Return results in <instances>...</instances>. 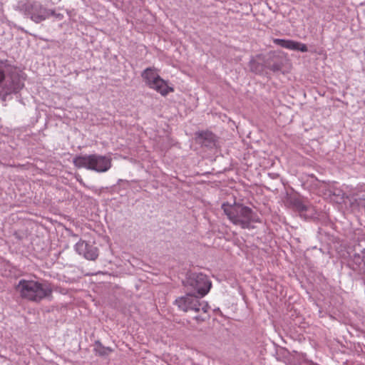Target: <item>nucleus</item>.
<instances>
[{
	"label": "nucleus",
	"instance_id": "nucleus-1",
	"mask_svg": "<svg viewBox=\"0 0 365 365\" xmlns=\"http://www.w3.org/2000/svg\"><path fill=\"white\" fill-rule=\"evenodd\" d=\"M24 77L15 66L8 61H0V98L6 101V98L18 93L24 86Z\"/></svg>",
	"mask_w": 365,
	"mask_h": 365
},
{
	"label": "nucleus",
	"instance_id": "nucleus-2",
	"mask_svg": "<svg viewBox=\"0 0 365 365\" xmlns=\"http://www.w3.org/2000/svg\"><path fill=\"white\" fill-rule=\"evenodd\" d=\"M16 290L21 298L34 302L49 298L53 292L52 287L48 282H40L24 279L19 280Z\"/></svg>",
	"mask_w": 365,
	"mask_h": 365
},
{
	"label": "nucleus",
	"instance_id": "nucleus-3",
	"mask_svg": "<svg viewBox=\"0 0 365 365\" xmlns=\"http://www.w3.org/2000/svg\"><path fill=\"white\" fill-rule=\"evenodd\" d=\"M175 304L178 309L183 312L193 311L200 313L194 318L196 321H204L207 317V313L210 309L209 305L205 301H200L199 299L192 294H187L185 296L178 297L175 299Z\"/></svg>",
	"mask_w": 365,
	"mask_h": 365
},
{
	"label": "nucleus",
	"instance_id": "nucleus-4",
	"mask_svg": "<svg viewBox=\"0 0 365 365\" xmlns=\"http://www.w3.org/2000/svg\"><path fill=\"white\" fill-rule=\"evenodd\" d=\"M76 167L84 168L98 173L108 171L111 167V159L97 154L77 156L73 159Z\"/></svg>",
	"mask_w": 365,
	"mask_h": 365
},
{
	"label": "nucleus",
	"instance_id": "nucleus-5",
	"mask_svg": "<svg viewBox=\"0 0 365 365\" xmlns=\"http://www.w3.org/2000/svg\"><path fill=\"white\" fill-rule=\"evenodd\" d=\"M19 8L26 17L36 24L45 21L55 14L54 10L46 8L36 0H26L24 4L19 3Z\"/></svg>",
	"mask_w": 365,
	"mask_h": 365
},
{
	"label": "nucleus",
	"instance_id": "nucleus-6",
	"mask_svg": "<svg viewBox=\"0 0 365 365\" xmlns=\"http://www.w3.org/2000/svg\"><path fill=\"white\" fill-rule=\"evenodd\" d=\"M222 207L230 220L235 225L242 226L243 228L247 227L250 222L257 221V219L249 207L230 206Z\"/></svg>",
	"mask_w": 365,
	"mask_h": 365
},
{
	"label": "nucleus",
	"instance_id": "nucleus-7",
	"mask_svg": "<svg viewBox=\"0 0 365 365\" xmlns=\"http://www.w3.org/2000/svg\"><path fill=\"white\" fill-rule=\"evenodd\" d=\"M211 282L208 277L202 273L191 272L187 274L185 286L190 291L201 297L206 295L210 289Z\"/></svg>",
	"mask_w": 365,
	"mask_h": 365
},
{
	"label": "nucleus",
	"instance_id": "nucleus-8",
	"mask_svg": "<svg viewBox=\"0 0 365 365\" xmlns=\"http://www.w3.org/2000/svg\"><path fill=\"white\" fill-rule=\"evenodd\" d=\"M142 78L150 88L155 90L162 96H166L173 89L167 85V83L160 77L155 68H147L142 74Z\"/></svg>",
	"mask_w": 365,
	"mask_h": 365
},
{
	"label": "nucleus",
	"instance_id": "nucleus-9",
	"mask_svg": "<svg viewBox=\"0 0 365 365\" xmlns=\"http://www.w3.org/2000/svg\"><path fill=\"white\" fill-rule=\"evenodd\" d=\"M287 61V59L282 55L271 52L264 58V66L274 73H284L283 68Z\"/></svg>",
	"mask_w": 365,
	"mask_h": 365
},
{
	"label": "nucleus",
	"instance_id": "nucleus-10",
	"mask_svg": "<svg viewBox=\"0 0 365 365\" xmlns=\"http://www.w3.org/2000/svg\"><path fill=\"white\" fill-rule=\"evenodd\" d=\"M75 250L88 260H95L98 256V248L83 240H80L76 244Z\"/></svg>",
	"mask_w": 365,
	"mask_h": 365
},
{
	"label": "nucleus",
	"instance_id": "nucleus-11",
	"mask_svg": "<svg viewBox=\"0 0 365 365\" xmlns=\"http://www.w3.org/2000/svg\"><path fill=\"white\" fill-rule=\"evenodd\" d=\"M273 42L277 46L292 51H300L302 52H307L308 51L306 44L293 40L274 38Z\"/></svg>",
	"mask_w": 365,
	"mask_h": 365
},
{
	"label": "nucleus",
	"instance_id": "nucleus-12",
	"mask_svg": "<svg viewBox=\"0 0 365 365\" xmlns=\"http://www.w3.org/2000/svg\"><path fill=\"white\" fill-rule=\"evenodd\" d=\"M196 141L202 146L212 148L215 146V136L209 131H201L196 133Z\"/></svg>",
	"mask_w": 365,
	"mask_h": 365
},
{
	"label": "nucleus",
	"instance_id": "nucleus-13",
	"mask_svg": "<svg viewBox=\"0 0 365 365\" xmlns=\"http://www.w3.org/2000/svg\"><path fill=\"white\" fill-rule=\"evenodd\" d=\"M329 203L336 204L338 205H341L342 204H346L345 200L344 192L340 189H334L333 190L329 191Z\"/></svg>",
	"mask_w": 365,
	"mask_h": 365
},
{
	"label": "nucleus",
	"instance_id": "nucleus-14",
	"mask_svg": "<svg viewBox=\"0 0 365 365\" xmlns=\"http://www.w3.org/2000/svg\"><path fill=\"white\" fill-rule=\"evenodd\" d=\"M285 203L289 205H304V198L293 190L287 192Z\"/></svg>",
	"mask_w": 365,
	"mask_h": 365
},
{
	"label": "nucleus",
	"instance_id": "nucleus-15",
	"mask_svg": "<svg viewBox=\"0 0 365 365\" xmlns=\"http://www.w3.org/2000/svg\"><path fill=\"white\" fill-rule=\"evenodd\" d=\"M250 70L255 73H262L264 69L266 68L264 66V58L263 59V63H260L255 61V59H251L250 61Z\"/></svg>",
	"mask_w": 365,
	"mask_h": 365
},
{
	"label": "nucleus",
	"instance_id": "nucleus-16",
	"mask_svg": "<svg viewBox=\"0 0 365 365\" xmlns=\"http://www.w3.org/2000/svg\"><path fill=\"white\" fill-rule=\"evenodd\" d=\"M94 351L100 356H106L110 353L112 349L109 347H105L101 342L96 341L95 344Z\"/></svg>",
	"mask_w": 365,
	"mask_h": 365
},
{
	"label": "nucleus",
	"instance_id": "nucleus-17",
	"mask_svg": "<svg viewBox=\"0 0 365 365\" xmlns=\"http://www.w3.org/2000/svg\"><path fill=\"white\" fill-rule=\"evenodd\" d=\"M355 201L357 205H365V191L361 192L356 195Z\"/></svg>",
	"mask_w": 365,
	"mask_h": 365
},
{
	"label": "nucleus",
	"instance_id": "nucleus-18",
	"mask_svg": "<svg viewBox=\"0 0 365 365\" xmlns=\"http://www.w3.org/2000/svg\"><path fill=\"white\" fill-rule=\"evenodd\" d=\"M297 207L298 208V212L299 213H302V212L306 211L307 210L308 207L302 206V207Z\"/></svg>",
	"mask_w": 365,
	"mask_h": 365
},
{
	"label": "nucleus",
	"instance_id": "nucleus-19",
	"mask_svg": "<svg viewBox=\"0 0 365 365\" xmlns=\"http://www.w3.org/2000/svg\"><path fill=\"white\" fill-rule=\"evenodd\" d=\"M53 16H56V18L58 19H61L63 18V15L61 14H54Z\"/></svg>",
	"mask_w": 365,
	"mask_h": 365
},
{
	"label": "nucleus",
	"instance_id": "nucleus-20",
	"mask_svg": "<svg viewBox=\"0 0 365 365\" xmlns=\"http://www.w3.org/2000/svg\"><path fill=\"white\" fill-rule=\"evenodd\" d=\"M222 205L225 206V205H230L228 202H223L222 204Z\"/></svg>",
	"mask_w": 365,
	"mask_h": 365
},
{
	"label": "nucleus",
	"instance_id": "nucleus-21",
	"mask_svg": "<svg viewBox=\"0 0 365 365\" xmlns=\"http://www.w3.org/2000/svg\"><path fill=\"white\" fill-rule=\"evenodd\" d=\"M233 205L237 206V205H240L235 203Z\"/></svg>",
	"mask_w": 365,
	"mask_h": 365
}]
</instances>
